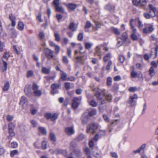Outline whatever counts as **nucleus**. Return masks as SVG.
Masks as SVG:
<instances>
[{"label":"nucleus","mask_w":158,"mask_h":158,"mask_svg":"<svg viewBox=\"0 0 158 158\" xmlns=\"http://www.w3.org/2000/svg\"><path fill=\"white\" fill-rule=\"evenodd\" d=\"M45 117L47 119H50L52 121H54L57 118L58 115L56 113H48L45 114Z\"/></svg>","instance_id":"nucleus-9"},{"label":"nucleus","mask_w":158,"mask_h":158,"mask_svg":"<svg viewBox=\"0 0 158 158\" xmlns=\"http://www.w3.org/2000/svg\"><path fill=\"white\" fill-rule=\"evenodd\" d=\"M117 46L118 47H119L121 46L123 44V42L122 41V39L120 37H118L117 38Z\"/></svg>","instance_id":"nucleus-36"},{"label":"nucleus","mask_w":158,"mask_h":158,"mask_svg":"<svg viewBox=\"0 0 158 158\" xmlns=\"http://www.w3.org/2000/svg\"><path fill=\"white\" fill-rule=\"evenodd\" d=\"M78 63H83L87 59V57L86 56L84 55L81 56H77L76 58Z\"/></svg>","instance_id":"nucleus-17"},{"label":"nucleus","mask_w":158,"mask_h":158,"mask_svg":"<svg viewBox=\"0 0 158 158\" xmlns=\"http://www.w3.org/2000/svg\"><path fill=\"white\" fill-rule=\"evenodd\" d=\"M139 6H145L146 4V0H139Z\"/></svg>","instance_id":"nucleus-41"},{"label":"nucleus","mask_w":158,"mask_h":158,"mask_svg":"<svg viewBox=\"0 0 158 158\" xmlns=\"http://www.w3.org/2000/svg\"><path fill=\"white\" fill-rule=\"evenodd\" d=\"M10 34L12 37L15 38L16 37L17 33L14 29H11L10 30Z\"/></svg>","instance_id":"nucleus-23"},{"label":"nucleus","mask_w":158,"mask_h":158,"mask_svg":"<svg viewBox=\"0 0 158 158\" xmlns=\"http://www.w3.org/2000/svg\"><path fill=\"white\" fill-rule=\"evenodd\" d=\"M44 52L45 53V55L48 57H51L53 58L54 57L53 55V51L49 49L46 48L44 49Z\"/></svg>","instance_id":"nucleus-15"},{"label":"nucleus","mask_w":158,"mask_h":158,"mask_svg":"<svg viewBox=\"0 0 158 158\" xmlns=\"http://www.w3.org/2000/svg\"><path fill=\"white\" fill-rule=\"evenodd\" d=\"M59 85L57 84H54L52 85L51 88L52 89L51 90V93L53 94L57 93L58 92V89L59 87Z\"/></svg>","instance_id":"nucleus-14"},{"label":"nucleus","mask_w":158,"mask_h":158,"mask_svg":"<svg viewBox=\"0 0 158 158\" xmlns=\"http://www.w3.org/2000/svg\"><path fill=\"white\" fill-rule=\"evenodd\" d=\"M65 132L68 135H71L74 133L73 127H68L65 129Z\"/></svg>","instance_id":"nucleus-18"},{"label":"nucleus","mask_w":158,"mask_h":158,"mask_svg":"<svg viewBox=\"0 0 158 158\" xmlns=\"http://www.w3.org/2000/svg\"><path fill=\"white\" fill-rule=\"evenodd\" d=\"M9 18L10 19L11 21L15 20H16V17L12 14H9Z\"/></svg>","instance_id":"nucleus-50"},{"label":"nucleus","mask_w":158,"mask_h":158,"mask_svg":"<svg viewBox=\"0 0 158 158\" xmlns=\"http://www.w3.org/2000/svg\"><path fill=\"white\" fill-rule=\"evenodd\" d=\"M38 130V134L39 135H45L47 134L46 129L44 127H39Z\"/></svg>","instance_id":"nucleus-19"},{"label":"nucleus","mask_w":158,"mask_h":158,"mask_svg":"<svg viewBox=\"0 0 158 158\" xmlns=\"http://www.w3.org/2000/svg\"><path fill=\"white\" fill-rule=\"evenodd\" d=\"M81 98H77L74 97L73 100V102L72 103V107L73 109H76L77 108L81 103Z\"/></svg>","instance_id":"nucleus-8"},{"label":"nucleus","mask_w":158,"mask_h":158,"mask_svg":"<svg viewBox=\"0 0 158 158\" xmlns=\"http://www.w3.org/2000/svg\"><path fill=\"white\" fill-rule=\"evenodd\" d=\"M55 40L56 41H59L60 40V38L58 34L55 33Z\"/></svg>","instance_id":"nucleus-62"},{"label":"nucleus","mask_w":158,"mask_h":158,"mask_svg":"<svg viewBox=\"0 0 158 158\" xmlns=\"http://www.w3.org/2000/svg\"><path fill=\"white\" fill-rule=\"evenodd\" d=\"M87 67L88 71V73H87L86 74L87 76H88L89 77H91L93 76V73L92 72H91V68L89 66H88Z\"/></svg>","instance_id":"nucleus-37"},{"label":"nucleus","mask_w":158,"mask_h":158,"mask_svg":"<svg viewBox=\"0 0 158 158\" xmlns=\"http://www.w3.org/2000/svg\"><path fill=\"white\" fill-rule=\"evenodd\" d=\"M11 147L13 148H16L18 146V143L15 142H12L11 143Z\"/></svg>","instance_id":"nucleus-46"},{"label":"nucleus","mask_w":158,"mask_h":158,"mask_svg":"<svg viewBox=\"0 0 158 158\" xmlns=\"http://www.w3.org/2000/svg\"><path fill=\"white\" fill-rule=\"evenodd\" d=\"M98 125L96 124L92 123L89 125L87 127L86 132L89 133L90 132L94 134L95 132V130L98 128Z\"/></svg>","instance_id":"nucleus-6"},{"label":"nucleus","mask_w":158,"mask_h":158,"mask_svg":"<svg viewBox=\"0 0 158 158\" xmlns=\"http://www.w3.org/2000/svg\"><path fill=\"white\" fill-rule=\"evenodd\" d=\"M33 72L32 70H29L28 71L27 73V77H31L33 75Z\"/></svg>","instance_id":"nucleus-57"},{"label":"nucleus","mask_w":158,"mask_h":158,"mask_svg":"<svg viewBox=\"0 0 158 158\" xmlns=\"http://www.w3.org/2000/svg\"><path fill=\"white\" fill-rule=\"evenodd\" d=\"M118 59L119 61L121 63H123L125 60V58L124 56L121 55L119 56Z\"/></svg>","instance_id":"nucleus-54"},{"label":"nucleus","mask_w":158,"mask_h":158,"mask_svg":"<svg viewBox=\"0 0 158 158\" xmlns=\"http://www.w3.org/2000/svg\"><path fill=\"white\" fill-rule=\"evenodd\" d=\"M89 104L93 107H96L97 105V103L94 100H92L89 102Z\"/></svg>","instance_id":"nucleus-45"},{"label":"nucleus","mask_w":158,"mask_h":158,"mask_svg":"<svg viewBox=\"0 0 158 158\" xmlns=\"http://www.w3.org/2000/svg\"><path fill=\"white\" fill-rule=\"evenodd\" d=\"M112 81V78L110 77H108L107 79V84L108 85H110L111 84Z\"/></svg>","instance_id":"nucleus-56"},{"label":"nucleus","mask_w":158,"mask_h":158,"mask_svg":"<svg viewBox=\"0 0 158 158\" xmlns=\"http://www.w3.org/2000/svg\"><path fill=\"white\" fill-rule=\"evenodd\" d=\"M97 111L95 109H94L91 111H89L88 113V116H92L96 114Z\"/></svg>","instance_id":"nucleus-38"},{"label":"nucleus","mask_w":158,"mask_h":158,"mask_svg":"<svg viewBox=\"0 0 158 158\" xmlns=\"http://www.w3.org/2000/svg\"><path fill=\"white\" fill-rule=\"evenodd\" d=\"M62 73L61 74V78L63 80L65 81L66 80L67 74L66 73L63 72H62Z\"/></svg>","instance_id":"nucleus-43"},{"label":"nucleus","mask_w":158,"mask_h":158,"mask_svg":"<svg viewBox=\"0 0 158 158\" xmlns=\"http://www.w3.org/2000/svg\"><path fill=\"white\" fill-rule=\"evenodd\" d=\"M137 98L138 96L136 94L130 96L127 102L131 107H132L135 105Z\"/></svg>","instance_id":"nucleus-4"},{"label":"nucleus","mask_w":158,"mask_h":158,"mask_svg":"<svg viewBox=\"0 0 158 158\" xmlns=\"http://www.w3.org/2000/svg\"><path fill=\"white\" fill-rule=\"evenodd\" d=\"M64 86L66 89H70V83L69 82H66L64 84Z\"/></svg>","instance_id":"nucleus-59"},{"label":"nucleus","mask_w":158,"mask_h":158,"mask_svg":"<svg viewBox=\"0 0 158 158\" xmlns=\"http://www.w3.org/2000/svg\"><path fill=\"white\" fill-rule=\"evenodd\" d=\"M77 26L74 23L72 22L70 23L69 28L72 31H74L77 30Z\"/></svg>","instance_id":"nucleus-21"},{"label":"nucleus","mask_w":158,"mask_h":158,"mask_svg":"<svg viewBox=\"0 0 158 158\" xmlns=\"http://www.w3.org/2000/svg\"><path fill=\"white\" fill-rule=\"evenodd\" d=\"M42 148L44 149H45L47 148V142L45 141H44L42 143Z\"/></svg>","instance_id":"nucleus-53"},{"label":"nucleus","mask_w":158,"mask_h":158,"mask_svg":"<svg viewBox=\"0 0 158 158\" xmlns=\"http://www.w3.org/2000/svg\"><path fill=\"white\" fill-rule=\"evenodd\" d=\"M83 37V33H80L78 35V39L80 41H81L82 40Z\"/></svg>","instance_id":"nucleus-63"},{"label":"nucleus","mask_w":158,"mask_h":158,"mask_svg":"<svg viewBox=\"0 0 158 158\" xmlns=\"http://www.w3.org/2000/svg\"><path fill=\"white\" fill-rule=\"evenodd\" d=\"M50 137L51 140L52 141L54 142H55L56 141V136L54 133H50Z\"/></svg>","instance_id":"nucleus-40"},{"label":"nucleus","mask_w":158,"mask_h":158,"mask_svg":"<svg viewBox=\"0 0 158 158\" xmlns=\"http://www.w3.org/2000/svg\"><path fill=\"white\" fill-rule=\"evenodd\" d=\"M60 0H54L53 3L54 6L56 10V11L61 12L64 13V10L62 7L59 6Z\"/></svg>","instance_id":"nucleus-7"},{"label":"nucleus","mask_w":158,"mask_h":158,"mask_svg":"<svg viewBox=\"0 0 158 158\" xmlns=\"http://www.w3.org/2000/svg\"><path fill=\"white\" fill-rule=\"evenodd\" d=\"M122 40H123L124 41H127L129 43H130V41L128 40V35L126 32L123 33L122 35Z\"/></svg>","instance_id":"nucleus-30"},{"label":"nucleus","mask_w":158,"mask_h":158,"mask_svg":"<svg viewBox=\"0 0 158 158\" xmlns=\"http://www.w3.org/2000/svg\"><path fill=\"white\" fill-rule=\"evenodd\" d=\"M75 140H73L70 143L69 149L74 153L77 156H81V153L80 150L77 148Z\"/></svg>","instance_id":"nucleus-2"},{"label":"nucleus","mask_w":158,"mask_h":158,"mask_svg":"<svg viewBox=\"0 0 158 158\" xmlns=\"http://www.w3.org/2000/svg\"><path fill=\"white\" fill-rule=\"evenodd\" d=\"M101 92H102L107 101L110 102L111 101L112 96L111 94H106L105 89L99 90L97 91L95 95L97 97L98 102H100L101 105L104 104L105 102L104 100L102 98Z\"/></svg>","instance_id":"nucleus-1"},{"label":"nucleus","mask_w":158,"mask_h":158,"mask_svg":"<svg viewBox=\"0 0 158 158\" xmlns=\"http://www.w3.org/2000/svg\"><path fill=\"white\" fill-rule=\"evenodd\" d=\"M77 6V5L73 3H69L68 5V8L71 10H74Z\"/></svg>","instance_id":"nucleus-34"},{"label":"nucleus","mask_w":158,"mask_h":158,"mask_svg":"<svg viewBox=\"0 0 158 158\" xmlns=\"http://www.w3.org/2000/svg\"><path fill=\"white\" fill-rule=\"evenodd\" d=\"M56 75H55L54 76H49L45 77V78L47 80V81H48L50 80H53L55 77Z\"/></svg>","instance_id":"nucleus-49"},{"label":"nucleus","mask_w":158,"mask_h":158,"mask_svg":"<svg viewBox=\"0 0 158 158\" xmlns=\"http://www.w3.org/2000/svg\"><path fill=\"white\" fill-rule=\"evenodd\" d=\"M112 62L110 60L108 62L107 65H106V69L107 70H109L110 69V66L111 65Z\"/></svg>","instance_id":"nucleus-48"},{"label":"nucleus","mask_w":158,"mask_h":158,"mask_svg":"<svg viewBox=\"0 0 158 158\" xmlns=\"http://www.w3.org/2000/svg\"><path fill=\"white\" fill-rule=\"evenodd\" d=\"M148 72L149 75L152 77L154 76L155 74V71L152 67H150L149 70Z\"/></svg>","instance_id":"nucleus-32"},{"label":"nucleus","mask_w":158,"mask_h":158,"mask_svg":"<svg viewBox=\"0 0 158 158\" xmlns=\"http://www.w3.org/2000/svg\"><path fill=\"white\" fill-rule=\"evenodd\" d=\"M3 65L4 66V68L2 69L3 72L6 71L7 68V64L6 62L4 60H3Z\"/></svg>","instance_id":"nucleus-47"},{"label":"nucleus","mask_w":158,"mask_h":158,"mask_svg":"<svg viewBox=\"0 0 158 158\" xmlns=\"http://www.w3.org/2000/svg\"><path fill=\"white\" fill-rule=\"evenodd\" d=\"M94 156L96 158H100L102 156V153L97 148H94V151L93 152Z\"/></svg>","instance_id":"nucleus-16"},{"label":"nucleus","mask_w":158,"mask_h":158,"mask_svg":"<svg viewBox=\"0 0 158 158\" xmlns=\"http://www.w3.org/2000/svg\"><path fill=\"white\" fill-rule=\"evenodd\" d=\"M134 26L135 27L134 25L135 23H138V27L140 29H142L143 26V24L142 22L139 19H138L135 20H134Z\"/></svg>","instance_id":"nucleus-24"},{"label":"nucleus","mask_w":158,"mask_h":158,"mask_svg":"<svg viewBox=\"0 0 158 158\" xmlns=\"http://www.w3.org/2000/svg\"><path fill=\"white\" fill-rule=\"evenodd\" d=\"M15 128V125L12 123H10L8 124L9 130L14 129Z\"/></svg>","instance_id":"nucleus-58"},{"label":"nucleus","mask_w":158,"mask_h":158,"mask_svg":"<svg viewBox=\"0 0 158 158\" xmlns=\"http://www.w3.org/2000/svg\"><path fill=\"white\" fill-rule=\"evenodd\" d=\"M92 25V24L91 23L90 21H87L85 25L84 28L85 29H87L90 28Z\"/></svg>","instance_id":"nucleus-42"},{"label":"nucleus","mask_w":158,"mask_h":158,"mask_svg":"<svg viewBox=\"0 0 158 158\" xmlns=\"http://www.w3.org/2000/svg\"><path fill=\"white\" fill-rule=\"evenodd\" d=\"M39 37L40 40L43 42L45 40V35L43 32L41 31L39 32Z\"/></svg>","instance_id":"nucleus-28"},{"label":"nucleus","mask_w":158,"mask_h":158,"mask_svg":"<svg viewBox=\"0 0 158 158\" xmlns=\"http://www.w3.org/2000/svg\"><path fill=\"white\" fill-rule=\"evenodd\" d=\"M42 72L43 73L46 74H49L51 71L50 68H48L46 67H42Z\"/></svg>","instance_id":"nucleus-29"},{"label":"nucleus","mask_w":158,"mask_h":158,"mask_svg":"<svg viewBox=\"0 0 158 158\" xmlns=\"http://www.w3.org/2000/svg\"><path fill=\"white\" fill-rule=\"evenodd\" d=\"M10 85L9 82L8 81H6L2 89L3 91H7L9 89Z\"/></svg>","instance_id":"nucleus-31"},{"label":"nucleus","mask_w":158,"mask_h":158,"mask_svg":"<svg viewBox=\"0 0 158 158\" xmlns=\"http://www.w3.org/2000/svg\"><path fill=\"white\" fill-rule=\"evenodd\" d=\"M106 134V132L105 130H100L98 134H96L94 138V140L97 141L98 139L101 137L104 136Z\"/></svg>","instance_id":"nucleus-12"},{"label":"nucleus","mask_w":158,"mask_h":158,"mask_svg":"<svg viewBox=\"0 0 158 158\" xmlns=\"http://www.w3.org/2000/svg\"><path fill=\"white\" fill-rule=\"evenodd\" d=\"M85 46L86 49H89L90 48L92 44L89 43H86L85 44Z\"/></svg>","instance_id":"nucleus-51"},{"label":"nucleus","mask_w":158,"mask_h":158,"mask_svg":"<svg viewBox=\"0 0 158 158\" xmlns=\"http://www.w3.org/2000/svg\"><path fill=\"white\" fill-rule=\"evenodd\" d=\"M27 99L24 96H22L20 101L19 104L23 106L24 104L27 102Z\"/></svg>","instance_id":"nucleus-27"},{"label":"nucleus","mask_w":158,"mask_h":158,"mask_svg":"<svg viewBox=\"0 0 158 158\" xmlns=\"http://www.w3.org/2000/svg\"><path fill=\"white\" fill-rule=\"evenodd\" d=\"M103 45L101 44L95 48V52L94 53L95 55H97L99 56L100 59L102 55V49L103 47Z\"/></svg>","instance_id":"nucleus-10"},{"label":"nucleus","mask_w":158,"mask_h":158,"mask_svg":"<svg viewBox=\"0 0 158 158\" xmlns=\"http://www.w3.org/2000/svg\"><path fill=\"white\" fill-rule=\"evenodd\" d=\"M18 154V151L17 150H14L10 152V156L11 157H14L15 155Z\"/></svg>","instance_id":"nucleus-39"},{"label":"nucleus","mask_w":158,"mask_h":158,"mask_svg":"<svg viewBox=\"0 0 158 158\" xmlns=\"http://www.w3.org/2000/svg\"><path fill=\"white\" fill-rule=\"evenodd\" d=\"M13 130L14 129L9 130V133L11 137L14 136L15 135Z\"/></svg>","instance_id":"nucleus-60"},{"label":"nucleus","mask_w":158,"mask_h":158,"mask_svg":"<svg viewBox=\"0 0 158 158\" xmlns=\"http://www.w3.org/2000/svg\"><path fill=\"white\" fill-rule=\"evenodd\" d=\"M153 30V26L150 24L146 25L143 30V32L145 33L152 32Z\"/></svg>","instance_id":"nucleus-11"},{"label":"nucleus","mask_w":158,"mask_h":158,"mask_svg":"<svg viewBox=\"0 0 158 158\" xmlns=\"http://www.w3.org/2000/svg\"><path fill=\"white\" fill-rule=\"evenodd\" d=\"M32 89L34 95L37 97H40L42 94V92L39 89V86L35 83H33Z\"/></svg>","instance_id":"nucleus-5"},{"label":"nucleus","mask_w":158,"mask_h":158,"mask_svg":"<svg viewBox=\"0 0 158 158\" xmlns=\"http://www.w3.org/2000/svg\"><path fill=\"white\" fill-rule=\"evenodd\" d=\"M113 31L114 33L116 35H119L120 34V32L118 30L117 28H114L113 29Z\"/></svg>","instance_id":"nucleus-52"},{"label":"nucleus","mask_w":158,"mask_h":158,"mask_svg":"<svg viewBox=\"0 0 158 158\" xmlns=\"http://www.w3.org/2000/svg\"><path fill=\"white\" fill-rule=\"evenodd\" d=\"M134 19H131L130 21V24L132 32V34L131 35V38L133 40L135 41L137 40L138 38L137 35L135 34L136 32V29L135 28L134 26Z\"/></svg>","instance_id":"nucleus-3"},{"label":"nucleus","mask_w":158,"mask_h":158,"mask_svg":"<svg viewBox=\"0 0 158 158\" xmlns=\"http://www.w3.org/2000/svg\"><path fill=\"white\" fill-rule=\"evenodd\" d=\"M137 90L136 87H131L129 89V91L130 92H134Z\"/></svg>","instance_id":"nucleus-61"},{"label":"nucleus","mask_w":158,"mask_h":158,"mask_svg":"<svg viewBox=\"0 0 158 158\" xmlns=\"http://www.w3.org/2000/svg\"><path fill=\"white\" fill-rule=\"evenodd\" d=\"M84 151L85 154L88 156H90V152L89 149L88 148H86L84 149Z\"/></svg>","instance_id":"nucleus-55"},{"label":"nucleus","mask_w":158,"mask_h":158,"mask_svg":"<svg viewBox=\"0 0 158 158\" xmlns=\"http://www.w3.org/2000/svg\"><path fill=\"white\" fill-rule=\"evenodd\" d=\"M148 7L150 10V11H151V12L152 11L154 14V15H155L156 12L157 11V9L156 7L153 6L152 4H149L148 5Z\"/></svg>","instance_id":"nucleus-22"},{"label":"nucleus","mask_w":158,"mask_h":158,"mask_svg":"<svg viewBox=\"0 0 158 158\" xmlns=\"http://www.w3.org/2000/svg\"><path fill=\"white\" fill-rule=\"evenodd\" d=\"M111 58V55L110 53L107 54L103 58L104 62H106L108 60Z\"/></svg>","instance_id":"nucleus-33"},{"label":"nucleus","mask_w":158,"mask_h":158,"mask_svg":"<svg viewBox=\"0 0 158 158\" xmlns=\"http://www.w3.org/2000/svg\"><path fill=\"white\" fill-rule=\"evenodd\" d=\"M18 29L19 30L22 31L24 29V25L23 22L21 21L19 22L18 23Z\"/></svg>","instance_id":"nucleus-35"},{"label":"nucleus","mask_w":158,"mask_h":158,"mask_svg":"<svg viewBox=\"0 0 158 158\" xmlns=\"http://www.w3.org/2000/svg\"><path fill=\"white\" fill-rule=\"evenodd\" d=\"M105 8L106 9L109 10L110 11L113 12L115 7L114 6H111L110 4H108L106 6Z\"/></svg>","instance_id":"nucleus-26"},{"label":"nucleus","mask_w":158,"mask_h":158,"mask_svg":"<svg viewBox=\"0 0 158 158\" xmlns=\"http://www.w3.org/2000/svg\"><path fill=\"white\" fill-rule=\"evenodd\" d=\"M55 153L56 154H62L64 155H66L67 154L66 150L58 149H56L55 150Z\"/></svg>","instance_id":"nucleus-25"},{"label":"nucleus","mask_w":158,"mask_h":158,"mask_svg":"<svg viewBox=\"0 0 158 158\" xmlns=\"http://www.w3.org/2000/svg\"><path fill=\"white\" fill-rule=\"evenodd\" d=\"M89 116L87 113H84L81 118V120L83 124H85L88 122Z\"/></svg>","instance_id":"nucleus-13"},{"label":"nucleus","mask_w":158,"mask_h":158,"mask_svg":"<svg viewBox=\"0 0 158 158\" xmlns=\"http://www.w3.org/2000/svg\"><path fill=\"white\" fill-rule=\"evenodd\" d=\"M151 11H149V13L145 12L143 13V16L146 19H150L154 17L155 15L151 14Z\"/></svg>","instance_id":"nucleus-20"},{"label":"nucleus","mask_w":158,"mask_h":158,"mask_svg":"<svg viewBox=\"0 0 158 158\" xmlns=\"http://www.w3.org/2000/svg\"><path fill=\"white\" fill-rule=\"evenodd\" d=\"M6 119L8 121H11L13 120V117L10 115H7L6 116Z\"/></svg>","instance_id":"nucleus-64"},{"label":"nucleus","mask_w":158,"mask_h":158,"mask_svg":"<svg viewBox=\"0 0 158 158\" xmlns=\"http://www.w3.org/2000/svg\"><path fill=\"white\" fill-rule=\"evenodd\" d=\"M10 54L8 52H4V55L3 56V57L5 59L7 60Z\"/></svg>","instance_id":"nucleus-44"}]
</instances>
